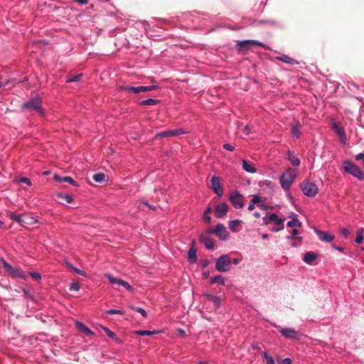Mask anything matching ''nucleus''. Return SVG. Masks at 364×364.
Returning <instances> with one entry per match:
<instances>
[{"mask_svg":"<svg viewBox=\"0 0 364 364\" xmlns=\"http://www.w3.org/2000/svg\"><path fill=\"white\" fill-rule=\"evenodd\" d=\"M297 174V171L293 168H288L282 174L280 177V184L284 190L288 191L290 188Z\"/></svg>","mask_w":364,"mask_h":364,"instance_id":"obj_1","label":"nucleus"},{"mask_svg":"<svg viewBox=\"0 0 364 364\" xmlns=\"http://www.w3.org/2000/svg\"><path fill=\"white\" fill-rule=\"evenodd\" d=\"M231 260L228 255H222L215 262V269L219 272H226L230 270Z\"/></svg>","mask_w":364,"mask_h":364,"instance_id":"obj_2","label":"nucleus"},{"mask_svg":"<svg viewBox=\"0 0 364 364\" xmlns=\"http://www.w3.org/2000/svg\"><path fill=\"white\" fill-rule=\"evenodd\" d=\"M343 168L347 173L353 175L359 180H362L364 178V173L362 171L351 161H344Z\"/></svg>","mask_w":364,"mask_h":364,"instance_id":"obj_3","label":"nucleus"},{"mask_svg":"<svg viewBox=\"0 0 364 364\" xmlns=\"http://www.w3.org/2000/svg\"><path fill=\"white\" fill-rule=\"evenodd\" d=\"M303 193L309 198L314 197L318 192V186L313 182L305 181L300 185Z\"/></svg>","mask_w":364,"mask_h":364,"instance_id":"obj_4","label":"nucleus"},{"mask_svg":"<svg viewBox=\"0 0 364 364\" xmlns=\"http://www.w3.org/2000/svg\"><path fill=\"white\" fill-rule=\"evenodd\" d=\"M22 107L28 111H36L41 114H43L41 107V101L38 97H36L32 100L23 103Z\"/></svg>","mask_w":364,"mask_h":364,"instance_id":"obj_5","label":"nucleus"},{"mask_svg":"<svg viewBox=\"0 0 364 364\" xmlns=\"http://www.w3.org/2000/svg\"><path fill=\"white\" fill-rule=\"evenodd\" d=\"M4 267L6 269V272L11 274L12 277H18L23 279H26V275L23 273V272L19 267H13L10 264L6 262V261H3Z\"/></svg>","mask_w":364,"mask_h":364,"instance_id":"obj_6","label":"nucleus"},{"mask_svg":"<svg viewBox=\"0 0 364 364\" xmlns=\"http://www.w3.org/2000/svg\"><path fill=\"white\" fill-rule=\"evenodd\" d=\"M209 233L215 234L220 240H225L229 237V232L222 223H218L214 229L210 230Z\"/></svg>","mask_w":364,"mask_h":364,"instance_id":"obj_7","label":"nucleus"},{"mask_svg":"<svg viewBox=\"0 0 364 364\" xmlns=\"http://www.w3.org/2000/svg\"><path fill=\"white\" fill-rule=\"evenodd\" d=\"M229 199L234 208L240 209L244 206L242 196L237 191H234L229 196Z\"/></svg>","mask_w":364,"mask_h":364,"instance_id":"obj_8","label":"nucleus"},{"mask_svg":"<svg viewBox=\"0 0 364 364\" xmlns=\"http://www.w3.org/2000/svg\"><path fill=\"white\" fill-rule=\"evenodd\" d=\"M105 277L108 279L109 282L112 284L122 286L129 291H132L133 288L129 285L128 282L124 281L119 278L114 277L111 274H106Z\"/></svg>","mask_w":364,"mask_h":364,"instance_id":"obj_9","label":"nucleus"},{"mask_svg":"<svg viewBox=\"0 0 364 364\" xmlns=\"http://www.w3.org/2000/svg\"><path fill=\"white\" fill-rule=\"evenodd\" d=\"M240 51H245L253 46H264L263 43L255 40H245L237 43Z\"/></svg>","mask_w":364,"mask_h":364,"instance_id":"obj_10","label":"nucleus"},{"mask_svg":"<svg viewBox=\"0 0 364 364\" xmlns=\"http://www.w3.org/2000/svg\"><path fill=\"white\" fill-rule=\"evenodd\" d=\"M211 188L219 197H221L223 195V190L221 186V179L220 177L215 176L212 177Z\"/></svg>","mask_w":364,"mask_h":364,"instance_id":"obj_11","label":"nucleus"},{"mask_svg":"<svg viewBox=\"0 0 364 364\" xmlns=\"http://www.w3.org/2000/svg\"><path fill=\"white\" fill-rule=\"evenodd\" d=\"M269 220L274 223V224L277 226L276 228H273L272 231L273 232H279L282 230L284 228V220L279 218L276 213H272L269 217Z\"/></svg>","mask_w":364,"mask_h":364,"instance_id":"obj_12","label":"nucleus"},{"mask_svg":"<svg viewBox=\"0 0 364 364\" xmlns=\"http://www.w3.org/2000/svg\"><path fill=\"white\" fill-rule=\"evenodd\" d=\"M229 210V206L225 203H221L215 208V215L217 218H224Z\"/></svg>","mask_w":364,"mask_h":364,"instance_id":"obj_13","label":"nucleus"},{"mask_svg":"<svg viewBox=\"0 0 364 364\" xmlns=\"http://www.w3.org/2000/svg\"><path fill=\"white\" fill-rule=\"evenodd\" d=\"M314 232L318 235L320 240L325 242H331L335 238L333 235L318 229H314Z\"/></svg>","mask_w":364,"mask_h":364,"instance_id":"obj_14","label":"nucleus"},{"mask_svg":"<svg viewBox=\"0 0 364 364\" xmlns=\"http://www.w3.org/2000/svg\"><path fill=\"white\" fill-rule=\"evenodd\" d=\"M157 87L154 85L151 86H139V87H124V90L127 91H132L134 93H139L141 92H148L156 89Z\"/></svg>","mask_w":364,"mask_h":364,"instance_id":"obj_15","label":"nucleus"},{"mask_svg":"<svg viewBox=\"0 0 364 364\" xmlns=\"http://www.w3.org/2000/svg\"><path fill=\"white\" fill-rule=\"evenodd\" d=\"M184 133H185V132L183 131V129L178 128V129H176L174 130H168V131H165V132L158 133L156 135V137H170V136L181 135Z\"/></svg>","mask_w":364,"mask_h":364,"instance_id":"obj_16","label":"nucleus"},{"mask_svg":"<svg viewBox=\"0 0 364 364\" xmlns=\"http://www.w3.org/2000/svg\"><path fill=\"white\" fill-rule=\"evenodd\" d=\"M200 241L205 245V247L210 250H214L215 243L213 238L209 237L208 235H202L200 236Z\"/></svg>","mask_w":364,"mask_h":364,"instance_id":"obj_17","label":"nucleus"},{"mask_svg":"<svg viewBox=\"0 0 364 364\" xmlns=\"http://www.w3.org/2000/svg\"><path fill=\"white\" fill-rule=\"evenodd\" d=\"M280 333L285 338H297L299 336V332L291 328H282Z\"/></svg>","mask_w":364,"mask_h":364,"instance_id":"obj_18","label":"nucleus"},{"mask_svg":"<svg viewBox=\"0 0 364 364\" xmlns=\"http://www.w3.org/2000/svg\"><path fill=\"white\" fill-rule=\"evenodd\" d=\"M332 127L335 130V132H336L338 136H339L341 142L343 144H346V133H345V131L343 130V129L341 127H340L339 125H338L337 123L335 122H332Z\"/></svg>","mask_w":364,"mask_h":364,"instance_id":"obj_19","label":"nucleus"},{"mask_svg":"<svg viewBox=\"0 0 364 364\" xmlns=\"http://www.w3.org/2000/svg\"><path fill=\"white\" fill-rule=\"evenodd\" d=\"M38 220L31 215H23V224L22 226L28 227L32 226L36 223H38Z\"/></svg>","mask_w":364,"mask_h":364,"instance_id":"obj_20","label":"nucleus"},{"mask_svg":"<svg viewBox=\"0 0 364 364\" xmlns=\"http://www.w3.org/2000/svg\"><path fill=\"white\" fill-rule=\"evenodd\" d=\"M290 218H291V220H289L287 223V226L289 228H294V227H301V223L297 219V215L295 213H291L289 216Z\"/></svg>","mask_w":364,"mask_h":364,"instance_id":"obj_21","label":"nucleus"},{"mask_svg":"<svg viewBox=\"0 0 364 364\" xmlns=\"http://www.w3.org/2000/svg\"><path fill=\"white\" fill-rule=\"evenodd\" d=\"M75 324H76V327L77 328V329L81 331V332H83L84 333H85L86 335L87 336H90V335H92L94 334V333L90 330L89 329L84 323H82V322H80V321H76L75 322Z\"/></svg>","mask_w":364,"mask_h":364,"instance_id":"obj_22","label":"nucleus"},{"mask_svg":"<svg viewBox=\"0 0 364 364\" xmlns=\"http://www.w3.org/2000/svg\"><path fill=\"white\" fill-rule=\"evenodd\" d=\"M242 168L247 173H255L257 172V169L245 159L242 161Z\"/></svg>","mask_w":364,"mask_h":364,"instance_id":"obj_23","label":"nucleus"},{"mask_svg":"<svg viewBox=\"0 0 364 364\" xmlns=\"http://www.w3.org/2000/svg\"><path fill=\"white\" fill-rule=\"evenodd\" d=\"M188 260L191 263H196L197 261V251L194 247H191L188 252Z\"/></svg>","mask_w":364,"mask_h":364,"instance_id":"obj_24","label":"nucleus"},{"mask_svg":"<svg viewBox=\"0 0 364 364\" xmlns=\"http://www.w3.org/2000/svg\"><path fill=\"white\" fill-rule=\"evenodd\" d=\"M210 283L211 284H218L220 285L223 286L225 284V279L223 275L218 274V275L213 277L210 279Z\"/></svg>","mask_w":364,"mask_h":364,"instance_id":"obj_25","label":"nucleus"},{"mask_svg":"<svg viewBox=\"0 0 364 364\" xmlns=\"http://www.w3.org/2000/svg\"><path fill=\"white\" fill-rule=\"evenodd\" d=\"M241 223H242V221L238 219L234 220H230L229 222V228L231 230V231H232L233 232H235L237 231L238 227L240 225Z\"/></svg>","mask_w":364,"mask_h":364,"instance_id":"obj_26","label":"nucleus"},{"mask_svg":"<svg viewBox=\"0 0 364 364\" xmlns=\"http://www.w3.org/2000/svg\"><path fill=\"white\" fill-rule=\"evenodd\" d=\"M317 258V255L313 252H306L304 256V261L307 264H311Z\"/></svg>","mask_w":364,"mask_h":364,"instance_id":"obj_27","label":"nucleus"},{"mask_svg":"<svg viewBox=\"0 0 364 364\" xmlns=\"http://www.w3.org/2000/svg\"><path fill=\"white\" fill-rule=\"evenodd\" d=\"M277 58H278V60H279L285 63H287V64L293 65V64L297 63V62L294 59L290 58L289 56H288L287 55H283L280 57H278Z\"/></svg>","mask_w":364,"mask_h":364,"instance_id":"obj_28","label":"nucleus"},{"mask_svg":"<svg viewBox=\"0 0 364 364\" xmlns=\"http://www.w3.org/2000/svg\"><path fill=\"white\" fill-rule=\"evenodd\" d=\"M259 184H260L261 188H264V187L267 188L271 191H272L274 190V184L271 181L265 180V181H261Z\"/></svg>","mask_w":364,"mask_h":364,"instance_id":"obj_29","label":"nucleus"},{"mask_svg":"<svg viewBox=\"0 0 364 364\" xmlns=\"http://www.w3.org/2000/svg\"><path fill=\"white\" fill-rule=\"evenodd\" d=\"M299 231L296 229H294L292 230V234L291 235H289L287 237L288 240H294L296 239L299 241V243H300L302 241V237L298 235Z\"/></svg>","mask_w":364,"mask_h":364,"instance_id":"obj_30","label":"nucleus"},{"mask_svg":"<svg viewBox=\"0 0 364 364\" xmlns=\"http://www.w3.org/2000/svg\"><path fill=\"white\" fill-rule=\"evenodd\" d=\"M288 159L293 166H297L300 164L299 159L293 155L292 154H291L290 152L288 154Z\"/></svg>","mask_w":364,"mask_h":364,"instance_id":"obj_31","label":"nucleus"},{"mask_svg":"<svg viewBox=\"0 0 364 364\" xmlns=\"http://www.w3.org/2000/svg\"><path fill=\"white\" fill-rule=\"evenodd\" d=\"M211 211H212V208L210 206H208L206 208V209L203 213V218L207 223H210L211 220V216L210 215Z\"/></svg>","mask_w":364,"mask_h":364,"instance_id":"obj_32","label":"nucleus"},{"mask_svg":"<svg viewBox=\"0 0 364 364\" xmlns=\"http://www.w3.org/2000/svg\"><path fill=\"white\" fill-rule=\"evenodd\" d=\"M10 218L15 220L16 222L22 225L23 224V215H18L15 213H11Z\"/></svg>","mask_w":364,"mask_h":364,"instance_id":"obj_33","label":"nucleus"},{"mask_svg":"<svg viewBox=\"0 0 364 364\" xmlns=\"http://www.w3.org/2000/svg\"><path fill=\"white\" fill-rule=\"evenodd\" d=\"M105 175L103 173H97L93 175V179L97 183H102L105 181Z\"/></svg>","mask_w":364,"mask_h":364,"instance_id":"obj_34","label":"nucleus"},{"mask_svg":"<svg viewBox=\"0 0 364 364\" xmlns=\"http://www.w3.org/2000/svg\"><path fill=\"white\" fill-rule=\"evenodd\" d=\"M159 102V100L155 99H146L140 102L141 105H155Z\"/></svg>","mask_w":364,"mask_h":364,"instance_id":"obj_35","label":"nucleus"},{"mask_svg":"<svg viewBox=\"0 0 364 364\" xmlns=\"http://www.w3.org/2000/svg\"><path fill=\"white\" fill-rule=\"evenodd\" d=\"M157 331H136V334L141 336H149L156 333Z\"/></svg>","mask_w":364,"mask_h":364,"instance_id":"obj_36","label":"nucleus"},{"mask_svg":"<svg viewBox=\"0 0 364 364\" xmlns=\"http://www.w3.org/2000/svg\"><path fill=\"white\" fill-rule=\"evenodd\" d=\"M262 355L267 362V364H275V362L272 357L269 356L267 352H262Z\"/></svg>","mask_w":364,"mask_h":364,"instance_id":"obj_37","label":"nucleus"},{"mask_svg":"<svg viewBox=\"0 0 364 364\" xmlns=\"http://www.w3.org/2000/svg\"><path fill=\"white\" fill-rule=\"evenodd\" d=\"M355 242L357 244H361L363 241V230H360L356 232Z\"/></svg>","mask_w":364,"mask_h":364,"instance_id":"obj_38","label":"nucleus"},{"mask_svg":"<svg viewBox=\"0 0 364 364\" xmlns=\"http://www.w3.org/2000/svg\"><path fill=\"white\" fill-rule=\"evenodd\" d=\"M131 309L133 311H136V312L141 314L143 317H146L147 316L146 311L144 309H142L141 307L131 306Z\"/></svg>","mask_w":364,"mask_h":364,"instance_id":"obj_39","label":"nucleus"},{"mask_svg":"<svg viewBox=\"0 0 364 364\" xmlns=\"http://www.w3.org/2000/svg\"><path fill=\"white\" fill-rule=\"evenodd\" d=\"M211 302H213V304L218 308L220 305L221 299L218 296H215L214 297H211Z\"/></svg>","mask_w":364,"mask_h":364,"instance_id":"obj_40","label":"nucleus"},{"mask_svg":"<svg viewBox=\"0 0 364 364\" xmlns=\"http://www.w3.org/2000/svg\"><path fill=\"white\" fill-rule=\"evenodd\" d=\"M16 181L18 183H26V185H28L29 186H31V182L30 179L26 177L19 178L16 179Z\"/></svg>","mask_w":364,"mask_h":364,"instance_id":"obj_41","label":"nucleus"},{"mask_svg":"<svg viewBox=\"0 0 364 364\" xmlns=\"http://www.w3.org/2000/svg\"><path fill=\"white\" fill-rule=\"evenodd\" d=\"M63 182H68L75 186H77V183L75 181H74L71 177L70 176H65L63 178Z\"/></svg>","mask_w":364,"mask_h":364,"instance_id":"obj_42","label":"nucleus"},{"mask_svg":"<svg viewBox=\"0 0 364 364\" xmlns=\"http://www.w3.org/2000/svg\"><path fill=\"white\" fill-rule=\"evenodd\" d=\"M58 197L64 199L68 203H71L73 202V198L69 195L59 194Z\"/></svg>","mask_w":364,"mask_h":364,"instance_id":"obj_43","label":"nucleus"},{"mask_svg":"<svg viewBox=\"0 0 364 364\" xmlns=\"http://www.w3.org/2000/svg\"><path fill=\"white\" fill-rule=\"evenodd\" d=\"M80 289V284L75 282H73L70 284V291H79Z\"/></svg>","mask_w":364,"mask_h":364,"instance_id":"obj_44","label":"nucleus"},{"mask_svg":"<svg viewBox=\"0 0 364 364\" xmlns=\"http://www.w3.org/2000/svg\"><path fill=\"white\" fill-rule=\"evenodd\" d=\"M103 329L108 337H109L111 338H115L116 334L114 332H112V331H110L109 328H107V327H103Z\"/></svg>","mask_w":364,"mask_h":364,"instance_id":"obj_45","label":"nucleus"},{"mask_svg":"<svg viewBox=\"0 0 364 364\" xmlns=\"http://www.w3.org/2000/svg\"><path fill=\"white\" fill-rule=\"evenodd\" d=\"M292 134L294 136H295L296 138L299 137V136H300V130H299V127L294 126L292 127Z\"/></svg>","mask_w":364,"mask_h":364,"instance_id":"obj_46","label":"nucleus"},{"mask_svg":"<svg viewBox=\"0 0 364 364\" xmlns=\"http://www.w3.org/2000/svg\"><path fill=\"white\" fill-rule=\"evenodd\" d=\"M107 314H120L123 315L124 313L123 311L121 310H116V309H110L107 311Z\"/></svg>","mask_w":364,"mask_h":364,"instance_id":"obj_47","label":"nucleus"},{"mask_svg":"<svg viewBox=\"0 0 364 364\" xmlns=\"http://www.w3.org/2000/svg\"><path fill=\"white\" fill-rule=\"evenodd\" d=\"M31 277L36 281H38L41 279V276L38 272H33L30 273Z\"/></svg>","mask_w":364,"mask_h":364,"instance_id":"obj_48","label":"nucleus"},{"mask_svg":"<svg viewBox=\"0 0 364 364\" xmlns=\"http://www.w3.org/2000/svg\"><path fill=\"white\" fill-rule=\"evenodd\" d=\"M81 77V75L80 74H78V75H75L74 76H73L72 77L70 78H68L66 82H76V81H78L79 79Z\"/></svg>","mask_w":364,"mask_h":364,"instance_id":"obj_49","label":"nucleus"},{"mask_svg":"<svg viewBox=\"0 0 364 364\" xmlns=\"http://www.w3.org/2000/svg\"><path fill=\"white\" fill-rule=\"evenodd\" d=\"M252 203H258L259 202H262L261 198L257 195H254L252 197V199L251 200Z\"/></svg>","mask_w":364,"mask_h":364,"instance_id":"obj_50","label":"nucleus"},{"mask_svg":"<svg viewBox=\"0 0 364 364\" xmlns=\"http://www.w3.org/2000/svg\"><path fill=\"white\" fill-rule=\"evenodd\" d=\"M340 232L344 237H348L349 235V234H350L349 230L347 229V228H345L341 229Z\"/></svg>","mask_w":364,"mask_h":364,"instance_id":"obj_51","label":"nucleus"},{"mask_svg":"<svg viewBox=\"0 0 364 364\" xmlns=\"http://www.w3.org/2000/svg\"><path fill=\"white\" fill-rule=\"evenodd\" d=\"M223 148L230 151H232L234 150V147L230 144H225L223 145Z\"/></svg>","mask_w":364,"mask_h":364,"instance_id":"obj_52","label":"nucleus"},{"mask_svg":"<svg viewBox=\"0 0 364 364\" xmlns=\"http://www.w3.org/2000/svg\"><path fill=\"white\" fill-rule=\"evenodd\" d=\"M208 264H209V261L208 259H204V260L200 261V266L203 269H205V267H207Z\"/></svg>","mask_w":364,"mask_h":364,"instance_id":"obj_53","label":"nucleus"},{"mask_svg":"<svg viewBox=\"0 0 364 364\" xmlns=\"http://www.w3.org/2000/svg\"><path fill=\"white\" fill-rule=\"evenodd\" d=\"M73 269L76 273H77V274H80V275H82V276H84V277H85V276H86V274H85L83 271H82V270H80V269H77V268L73 267Z\"/></svg>","mask_w":364,"mask_h":364,"instance_id":"obj_54","label":"nucleus"},{"mask_svg":"<svg viewBox=\"0 0 364 364\" xmlns=\"http://www.w3.org/2000/svg\"><path fill=\"white\" fill-rule=\"evenodd\" d=\"M281 364H291V360L289 358H286L281 361Z\"/></svg>","mask_w":364,"mask_h":364,"instance_id":"obj_55","label":"nucleus"},{"mask_svg":"<svg viewBox=\"0 0 364 364\" xmlns=\"http://www.w3.org/2000/svg\"><path fill=\"white\" fill-rule=\"evenodd\" d=\"M331 247H332V248H333V249H335V250H338L339 252H343V250H344L343 247H338L335 244H332Z\"/></svg>","mask_w":364,"mask_h":364,"instance_id":"obj_56","label":"nucleus"},{"mask_svg":"<svg viewBox=\"0 0 364 364\" xmlns=\"http://www.w3.org/2000/svg\"><path fill=\"white\" fill-rule=\"evenodd\" d=\"M53 178L56 181L63 182V177H60V176H59L55 174V175H54Z\"/></svg>","mask_w":364,"mask_h":364,"instance_id":"obj_57","label":"nucleus"},{"mask_svg":"<svg viewBox=\"0 0 364 364\" xmlns=\"http://www.w3.org/2000/svg\"><path fill=\"white\" fill-rule=\"evenodd\" d=\"M75 1L81 5H85L88 2V0H75Z\"/></svg>","mask_w":364,"mask_h":364,"instance_id":"obj_58","label":"nucleus"},{"mask_svg":"<svg viewBox=\"0 0 364 364\" xmlns=\"http://www.w3.org/2000/svg\"><path fill=\"white\" fill-rule=\"evenodd\" d=\"M254 208H255V204L252 203V201H250V203L247 207V209L251 211V210H253Z\"/></svg>","mask_w":364,"mask_h":364,"instance_id":"obj_59","label":"nucleus"},{"mask_svg":"<svg viewBox=\"0 0 364 364\" xmlns=\"http://www.w3.org/2000/svg\"><path fill=\"white\" fill-rule=\"evenodd\" d=\"M204 296H205V297L208 300H209V301H211V297H214V296H215V295H213V294H205Z\"/></svg>","mask_w":364,"mask_h":364,"instance_id":"obj_60","label":"nucleus"},{"mask_svg":"<svg viewBox=\"0 0 364 364\" xmlns=\"http://www.w3.org/2000/svg\"><path fill=\"white\" fill-rule=\"evenodd\" d=\"M233 263L234 264H237L240 262V259L238 258H235L231 261V263Z\"/></svg>","mask_w":364,"mask_h":364,"instance_id":"obj_61","label":"nucleus"},{"mask_svg":"<svg viewBox=\"0 0 364 364\" xmlns=\"http://www.w3.org/2000/svg\"><path fill=\"white\" fill-rule=\"evenodd\" d=\"M244 132L246 134H248L250 133V131H249V127L248 126H246L245 128H244Z\"/></svg>","mask_w":364,"mask_h":364,"instance_id":"obj_62","label":"nucleus"},{"mask_svg":"<svg viewBox=\"0 0 364 364\" xmlns=\"http://www.w3.org/2000/svg\"><path fill=\"white\" fill-rule=\"evenodd\" d=\"M254 216L256 218H260V213H258V212H255L254 213Z\"/></svg>","mask_w":364,"mask_h":364,"instance_id":"obj_63","label":"nucleus"},{"mask_svg":"<svg viewBox=\"0 0 364 364\" xmlns=\"http://www.w3.org/2000/svg\"><path fill=\"white\" fill-rule=\"evenodd\" d=\"M9 83V81H6V82H1V86H6L7 84Z\"/></svg>","mask_w":364,"mask_h":364,"instance_id":"obj_64","label":"nucleus"}]
</instances>
